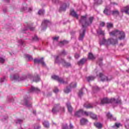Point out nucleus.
Masks as SVG:
<instances>
[{
    "mask_svg": "<svg viewBox=\"0 0 129 129\" xmlns=\"http://www.w3.org/2000/svg\"><path fill=\"white\" fill-rule=\"evenodd\" d=\"M44 14H45V10H39L38 11V15H44Z\"/></svg>",
    "mask_w": 129,
    "mask_h": 129,
    "instance_id": "42",
    "label": "nucleus"
},
{
    "mask_svg": "<svg viewBox=\"0 0 129 129\" xmlns=\"http://www.w3.org/2000/svg\"><path fill=\"white\" fill-rule=\"evenodd\" d=\"M18 43L20 46H25V41L22 39L18 40Z\"/></svg>",
    "mask_w": 129,
    "mask_h": 129,
    "instance_id": "38",
    "label": "nucleus"
},
{
    "mask_svg": "<svg viewBox=\"0 0 129 129\" xmlns=\"http://www.w3.org/2000/svg\"><path fill=\"white\" fill-rule=\"evenodd\" d=\"M88 58L89 59H94V56H93V54H92V53H89Z\"/></svg>",
    "mask_w": 129,
    "mask_h": 129,
    "instance_id": "44",
    "label": "nucleus"
},
{
    "mask_svg": "<svg viewBox=\"0 0 129 129\" xmlns=\"http://www.w3.org/2000/svg\"><path fill=\"white\" fill-rule=\"evenodd\" d=\"M5 62V59L3 57H0V63H3Z\"/></svg>",
    "mask_w": 129,
    "mask_h": 129,
    "instance_id": "53",
    "label": "nucleus"
},
{
    "mask_svg": "<svg viewBox=\"0 0 129 129\" xmlns=\"http://www.w3.org/2000/svg\"><path fill=\"white\" fill-rule=\"evenodd\" d=\"M87 16H82L81 19L80 20V24H82V28L80 31V36L79 37V41H83L84 36H85V32L86 31V27L87 26H90L92 24L94 18L93 17H91L89 19L87 20Z\"/></svg>",
    "mask_w": 129,
    "mask_h": 129,
    "instance_id": "1",
    "label": "nucleus"
},
{
    "mask_svg": "<svg viewBox=\"0 0 129 129\" xmlns=\"http://www.w3.org/2000/svg\"><path fill=\"white\" fill-rule=\"evenodd\" d=\"M97 64H98L99 66H102V58H99V60L97 61Z\"/></svg>",
    "mask_w": 129,
    "mask_h": 129,
    "instance_id": "41",
    "label": "nucleus"
},
{
    "mask_svg": "<svg viewBox=\"0 0 129 129\" xmlns=\"http://www.w3.org/2000/svg\"><path fill=\"white\" fill-rule=\"evenodd\" d=\"M29 92H37L39 93V92H40V89L34 86H31V88L29 89Z\"/></svg>",
    "mask_w": 129,
    "mask_h": 129,
    "instance_id": "14",
    "label": "nucleus"
},
{
    "mask_svg": "<svg viewBox=\"0 0 129 129\" xmlns=\"http://www.w3.org/2000/svg\"><path fill=\"white\" fill-rule=\"evenodd\" d=\"M33 114H35V115H36V110H33Z\"/></svg>",
    "mask_w": 129,
    "mask_h": 129,
    "instance_id": "64",
    "label": "nucleus"
},
{
    "mask_svg": "<svg viewBox=\"0 0 129 129\" xmlns=\"http://www.w3.org/2000/svg\"><path fill=\"white\" fill-rule=\"evenodd\" d=\"M32 41L34 42H39V41H40V38H39L36 35H35L32 38Z\"/></svg>",
    "mask_w": 129,
    "mask_h": 129,
    "instance_id": "29",
    "label": "nucleus"
},
{
    "mask_svg": "<svg viewBox=\"0 0 129 129\" xmlns=\"http://www.w3.org/2000/svg\"><path fill=\"white\" fill-rule=\"evenodd\" d=\"M69 7V4L63 3L61 5L59 11V12H65L66 9Z\"/></svg>",
    "mask_w": 129,
    "mask_h": 129,
    "instance_id": "11",
    "label": "nucleus"
},
{
    "mask_svg": "<svg viewBox=\"0 0 129 129\" xmlns=\"http://www.w3.org/2000/svg\"><path fill=\"white\" fill-rule=\"evenodd\" d=\"M23 120L22 119H18L15 120V122L17 124H21V123H23Z\"/></svg>",
    "mask_w": 129,
    "mask_h": 129,
    "instance_id": "34",
    "label": "nucleus"
},
{
    "mask_svg": "<svg viewBox=\"0 0 129 129\" xmlns=\"http://www.w3.org/2000/svg\"><path fill=\"white\" fill-rule=\"evenodd\" d=\"M7 80V78L6 77H4L0 79V82L2 83L3 82H5Z\"/></svg>",
    "mask_w": 129,
    "mask_h": 129,
    "instance_id": "45",
    "label": "nucleus"
},
{
    "mask_svg": "<svg viewBox=\"0 0 129 129\" xmlns=\"http://www.w3.org/2000/svg\"><path fill=\"white\" fill-rule=\"evenodd\" d=\"M68 42L66 40H64L63 41H61L59 43V46H60V47H62V46H64V45H65V44H67Z\"/></svg>",
    "mask_w": 129,
    "mask_h": 129,
    "instance_id": "39",
    "label": "nucleus"
},
{
    "mask_svg": "<svg viewBox=\"0 0 129 129\" xmlns=\"http://www.w3.org/2000/svg\"><path fill=\"white\" fill-rule=\"evenodd\" d=\"M104 14L106 15V16H109V15H110V10L105 9L104 11Z\"/></svg>",
    "mask_w": 129,
    "mask_h": 129,
    "instance_id": "31",
    "label": "nucleus"
},
{
    "mask_svg": "<svg viewBox=\"0 0 129 129\" xmlns=\"http://www.w3.org/2000/svg\"><path fill=\"white\" fill-rule=\"evenodd\" d=\"M71 15L73 17H74V18H76V19H78V17H79L78 14H77V13L75 12L74 10L72 9L71 10Z\"/></svg>",
    "mask_w": 129,
    "mask_h": 129,
    "instance_id": "17",
    "label": "nucleus"
},
{
    "mask_svg": "<svg viewBox=\"0 0 129 129\" xmlns=\"http://www.w3.org/2000/svg\"><path fill=\"white\" fill-rule=\"evenodd\" d=\"M50 25H51V22L49 20L43 21L41 25L42 30H46L48 26H50Z\"/></svg>",
    "mask_w": 129,
    "mask_h": 129,
    "instance_id": "10",
    "label": "nucleus"
},
{
    "mask_svg": "<svg viewBox=\"0 0 129 129\" xmlns=\"http://www.w3.org/2000/svg\"><path fill=\"white\" fill-rule=\"evenodd\" d=\"M67 55V53L66 51H65V50H62L58 56H55V59H56V57H58V60H61V59L62 58H60V57H61V56H65Z\"/></svg>",
    "mask_w": 129,
    "mask_h": 129,
    "instance_id": "18",
    "label": "nucleus"
},
{
    "mask_svg": "<svg viewBox=\"0 0 129 129\" xmlns=\"http://www.w3.org/2000/svg\"><path fill=\"white\" fill-rule=\"evenodd\" d=\"M76 86H77V83L75 82H73L70 85V87H71V88H75Z\"/></svg>",
    "mask_w": 129,
    "mask_h": 129,
    "instance_id": "33",
    "label": "nucleus"
},
{
    "mask_svg": "<svg viewBox=\"0 0 129 129\" xmlns=\"http://www.w3.org/2000/svg\"><path fill=\"white\" fill-rule=\"evenodd\" d=\"M25 57L26 59L28 60V61H32V60H33V56L30 54H25Z\"/></svg>",
    "mask_w": 129,
    "mask_h": 129,
    "instance_id": "23",
    "label": "nucleus"
},
{
    "mask_svg": "<svg viewBox=\"0 0 129 129\" xmlns=\"http://www.w3.org/2000/svg\"><path fill=\"white\" fill-rule=\"evenodd\" d=\"M95 79V77L94 76H89L87 77V80L88 82H90V81H93Z\"/></svg>",
    "mask_w": 129,
    "mask_h": 129,
    "instance_id": "24",
    "label": "nucleus"
},
{
    "mask_svg": "<svg viewBox=\"0 0 129 129\" xmlns=\"http://www.w3.org/2000/svg\"><path fill=\"white\" fill-rule=\"evenodd\" d=\"M52 3L54 4H57V3H58V0H52Z\"/></svg>",
    "mask_w": 129,
    "mask_h": 129,
    "instance_id": "62",
    "label": "nucleus"
},
{
    "mask_svg": "<svg viewBox=\"0 0 129 129\" xmlns=\"http://www.w3.org/2000/svg\"><path fill=\"white\" fill-rule=\"evenodd\" d=\"M59 39V37H54L53 38V41H58Z\"/></svg>",
    "mask_w": 129,
    "mask_h": 129,
    "instance_id": "57",
    "label": "nucleus"
},
{
    "mask_svg": "<svg viewBox=\"0 0 129 129\" xmlns=\"http://www.w3.org/2000/svg\"><path fill=\"white\" fill-rule=\"evenodd\" d=\"M60 107H59V106L55 105H54V107L52 108V112L53 113V114H56V113L59 111Z\"/></svg>",
    "mask_w": 129,
    "mask_h": 129,
    "instance_id": "15",
    "label": "nucleus"
},
{
    "mask_svg": "<svg viewBox=\"0 0 129 129\" xmlns=\"http://www.w3.org/2000/svg\"><path fill=\"white\" fill-rule=\"evenodd\" d=\"M20 11L21 12H24L25 11H27V7H24L23 8H21Z\"/></svg>",
    "mask_w": 129,
    "mask_h": 129,
    "instance_id": "55",
    "label": "nucleus"
},
{
    "mask_svg": "<svg viewBox=\"0 0 129 129\" xmlns=\"http://www.w3.org/2000/svg\"><path fill=\"white\" fill-rule=\"evenodd\" d=\"M107 116L110 120H115L116 118H113V116L110 113H108L107 114Z\"/></svg>",
    "mask_w": 129,
    "mask_h": 129,
    "instance_id": "22",
    "label": "nucleus"
},
{
    "mask_svg": "<svg viewBox=\"0 0 129 129\" xmlns=\"http://www.w3.org/2000/svg\"><path fill=\"white\" fill-rule=\"evenodd\" d=\"M62 129H70L68 127V125H67V124H64L62 125Z\"/></svg>",
    "mask_w": 129,
    "mask_h": 129,
    "instance_id": "48",
    "label": "nucleus"
},
{
    "mask_svg": "<svg viewBox=\"0 0 129 129\" xmlns=\"http://www.w3.org/2000/svg\"><path fill=\"white\" fill-rule=\"evenodd\" d=\"M113 27V24L111 23H107V29H111Z\"/></svg>",
    "mask_w": 129,
    "mask_h": 129,
    "instance_id": "37",
    "label": "nucleus"
},
{
    "mask_svg": "<svg viewBox=\"0 0 129 129\" xmlns=\"http://www.w3.org/2000/svg\"><path fill=\"white\" fill-rule=\"evenodd\" d=\"M87 121V119L85 118H82L80 120V123L82 125H83L84 124H85Z\"/></svg>",
    "mask_w": 129,
    "mask_h": 129,
    "instance_id": "28",
    "label": "nucleus"
},
{
    "mask_svg": "<svg viewBox=\"0 0 129 129\" xmlns=\"http://www.w3.org/2000/svg\"><path fill=\"white\" fill-rule=\"evenodd\" d=\"M90 116L93 119H97V116H96V115L93 113H90Z\"/></svg>",
    "mask_w": 129,
    "mask_h": 129,
    "instance_id": "27",
    "label": "nucleus"
},
{
    "mask_svg": "<svg viewBox=\"0 0 129 129\" xmlns=\"http://www.w3.org/2000/svg\"><path fill=\"white\" fill-rule=\"evenodd\" d=\"M125 127L126 128H128L129 127V119L127 120L126 122L125 123Z\"/></svg>",
    "mask_w": 129,
    "mask_h": 129,
    "instance_id": "46",
    "label": "nucleus"
},
{
    "mask_svg": "<svg viewBox=\"0 0 129 129\" xmlns=\"http://www.w3.org/2000/svg\"><path fill=\"white\" fill-rule=\"evenodd\" d=\"M55 62L58 63V64L61 63L64 67L68 68L69 67H71V63L70 62H67L64 60V59L61 58L60 60H59V56H56L55 57Z\"/></svg>",
    "mask_w": 129,
    "mask_h": 129,
    "instance_id": "5",
    "label": "nucleus"
},
{
    "mask_svg": "<svg viewBox=\"0 0 129 129\" xmlns=\"http://www.w3.org/2000/svg\"><path fill=\"white\" fill-rule=\"evenodd\" d=\"M34 129H40L41 127V126L39 125V124H35L34 125Z\"/></svg>",
    "mask_w": 129,
    "mask_h": 129,
    "instance_id": "43",
    "label": "nucleus"
},
{
    "mask_svg": "<svg viewBox=\"0 0 129 129\" xmlns=\"http://www.w3.org/2000/svg\"><path fill=\"white\" fill-rule=\"evenodd\" d=\"M27 30H30V31H34V30H35V27H32L31 26L28 25L27 28L24 30V31H27Z\"/></svg>",
    "mask_w": 129,
    "mask_h": 129,
    "instance_id": "40",
    "label": "nucleus"
},
{
    "mask_svg": "<svg viewBox=\"0 0 129 129\" xmlns=\"http://www.w3.org/2000/svg\"><path fill=\"white\" fill-rule=\"evenodd\" d=\"M95 2V3H96V4H99V3H98V1H99V0H94Z\"/></svg>",
    "mask_w": 129,
    "mask_h": 129,
    "instance_id": "63",
    "label": "nucleus"
},
{
    "mask_svg": "<svg viewBox=\"0 0 129 129\" xmlns=\"http://www.w3.org/2000/svg\"><path fill=\"white\" fill-rule=\"evenodd\" d=\"M95 72H96L97 76H99V77L101 78V81H110L111 80L108 79V78H107L106 76H104L103 74L99 73L98 74L97 70H95Z\"/></svg>",
    "mask_w": 129,
    "mask_h": 129,
    "instance_id": "7",
    "label": "nucleus"
},
{
    "mask_svg": "<svg viewBox=\"0 0 129 129\" xmlns=\"http://www.w3.org/2000/svg\"><path fill=\"white\" fill-rule=\"evenodd\" d=\"M110 36H116L118 37L119 40H123L125 38V33L122 31L115 30L109 33Z\"/></svg>",
    "mask_w": 129,
    "mask_h": 129,
    "instance_id": "2",
    "label": "nucleus"
},
{
    "mask_svg": "<svg viewBox=\"0 0 129 129\" xmlns=\"http://www.w3.org/2000/svg\"><path fill=\"white\" fill-rule=\"evenodd\" d=\"M84 107H85L86 108H92V107H93V105H92L91 104H85L84 105Z\"/></svg>",
    "mask_w": 129,
    "mask_h": 129,
    "instance_id": "32",
    "label": "nucleus"
},
{
    "mask_svg": "<svg viewBox=\"0 0 129 129\" xmlns=\"http://www.w3.org/2000/svg\"><path fill=\"white\" fill-rule=\"evenodd\" d=\"M111 44L112 45H115L117 44V39H113L110 38L107 40L105 39V38H103L102 41H100V45H110Z\"/></svg>",
    "mask_w": 129,
    "mask_h": 129,
    "instance_id": "4",
    "label": "nucleus"
},
{
    "mask_svg": "<svg viewBox=\"0 0 129 129\" xmlns=\"http://www.w3.org/2000/svg\"><path fill=\"white\" fill-rule=\"evenodd\" d=\"M66 105L68 107V109L69 112H72V110H73V108L71 106V104L70 102H68L67 103Z\"/></svg>",
    "mask_w": 129,
    "mask_h": 129,
    "instance_id": "20",
    "label": "nucleus"
},
{
    "mask_svg": "<svg viewBox=\"0 0 129 129\" xmlns=\"http://www.w3.org/2000/svg\"><path fill=\"white\" fill-rule=\"evenodd\" d=\"M93 90H99V88L98 86H95L93 87Z\"/></svg>",
    "mask_w": 129,
    "mask_h": 129,
    "instance_id": "51",
    "label": "nucleus"
},
{
    "mask_svg": "<svg viewBox=\"0 0 129 129\" xmlns=\"http://www.w3.org/2000/svg\"><path fill=\"white\" fill-rule=\"evenodd\" d=\"M80 55L79 54H78V53H76L75 54V57L76 58V59H78V58H79Z\"/></svg>",
    "mask_w": 129,
    "mask_h": 129,
    "instance_id": "56",
    "label": "nucleus"
},
{
    "mask_svg": "<svg viewBox=\"0 0 129 129\" xmlns=\"http://www.w3.org/2000/svg\"><path fill=\"white\" fill-rule=\"evenodd\" d=\"M97 34L99 35H101L102 36H104L105 35V33H104V31H103L101 29H100L97 31Z\"/></svg>",
    "mask_w": 129,
    "mask_h": 129,
    "instance_id": "30",
    "label": "nucleus"
},
{
    "mask_svg": "<svg viewBox=\"0 0 129 129\" xmlns=\"http://www.w3.org/2000/svg\"><path fill=\"white\" fill-rule=\"evenodd\" d=\"M94 125L97 128H101L102 127V124L100 123H95Z\"/></svg>",
    "mask_w": 129,
    "mask_h": 129,
    "instance_id": "35",
    "label": "nucleus"
},
{
    "mask_svg": "<svg viewBox=\"0 0 129 129\" xmlns=\"http://www.w3.org/2000/svg\"><path fill=\"white\" fill-rule=\"evenodd\" d=\"M87 61V59L86 58H82L78 62V64L79 66H81V65H83L85 62Z\"/></svg>",
    "mask_w": 129,
    "mask_h": 129,
    "instance_id": "19",
    "label": "nucleus"
},
{
    "mask_svg": "<svg viewBox=\"0 0 129 129\" xmlns=\"http://www.w3.org/2000/svg\"><path fill=\"white\" fill-rule=\"evenodd\" d=\"M7 100H8V101H9V102H11V101L13 100V99H12V98L11 97H8Z\"/></svg>",
    "mask_w": 129,
    "mask_h": 129,
    "instance_id": "54",
    "label": "nucleus"
},
{
    "mask_svg": "<svg viewBox=\"0 0 129 129\" xmlns=\"http://www.w3.org/2000/svg\"><path fill=\"white\" fill-rule=\"evenodd\" d=\"M32 10H33V8H29L28 9V12L29 13H31V12H32Z\"/></svg>",
    "mask_w": 129,
    "mask_h": 129,
    "instance_id": "60",
    "label": "nucleus"
},
{
    "mask_svg": "<svg viewBox=\"0 0 129 129\" xmlns=\"http://www.w3.org/2000/svg\"><path fill=\"white\" fill-rule=\"evenodd\" d=\"M108 103H116V104L121 103V101L118 99L112 98L108 99L107 98H104L101 100V104H107Z\"/></svg>",
    "mask_w": 129,
    "mask_h": 129,
    "instance_id": "3",
    "label": "nucleus"
},
{
    "mask_svg": "<svg viewBox=\"0 0 129 129\" xmlns=\"http://www.w3.org/2000/svg\"><path fill=\"white\" fill-rule=\"evenodd\" d=\"M33 80L34 82H38L40 80H41V79H40V77L39 75H36V76H34Z\"/></svg>",
    "mask_w": 129,
    "mask_h": 129,
    "instance_id": "21",
    "label": "nucleus"
},
{
    "mask_svg": "<svg viewBox=\"0 0 129 129\" xmlns=\"http://www.w3.org/2000/svg\"><path fill=\"white\" fill-rule=\"evenodd\" d=\"M51 78L54 79V80H56V81H58V82H59V83H61L62 84H67V82L64 81L63 78H60L58 77V76H51Z\"/></svg>",
    "mask_w": 129,
    "mask_h": 129,
    "instance_id": "9",
    "label": "nucleus"
},
{
    "mask_svg": "<svg viewBox=\"0 0 129 129\" xmlns=\"http://www.w3.org/2000/svg\"><path fill=\"white\" fill-rule=\"evenodd\" d=\"M53 92H54V93H58V92H59V89H58V88L55 87L53 90Z\"/></svg>",
    "mask_w": 129,
    "mask_h": 129,
    "instance_id": "49",
    "label": "nucleus"
},
{
    "mask_svg": "<svg viewBox=\"0 0 129 129\" xmlns=\"http://www.w3.org/2000/svg\"><path fill=\"white\" fill-rule=\"evenodd\" d=\"M6 119H8V116H4L3 120H6Z\"/></svg>",
    "mask_w": 129,
    "mask_h": 129,
    "instance_id": "61",
    "label": "nucleus"
},
{
    "mask_svg": "<svg viewBox=\"0 0 129 129\" xmlns=\"http://www.w3.org/2000/svg\"><path fill=\"white\" fill-rule=\"evenodd\" d=\"M11 79H13V80H17V81H23V80H25V79H27V76L24 75L22 77L19 76L18 74L14 75L13 76H11Z\"/></svg>",
    "mask_w": 129,
    "mask_h": 129,
    "instance_id": "6",
    "label": "nucleus"
},
{
    "mask_svg": "<svg viewBox=\"0 0 129 129\" xmlns=\"http://www.w3.org/2000/svg\"><path fill=\"white\" fill-rule=\"evenodd\" d=\"M90 113H91V112H88L85 111V112H84V115H85L86 116H88V115H90Z\"/></svg>",
    "mask_w": 129,
    "mask_h": 129,
    "instance_id": "50",
    "label": "nucleus"
},
{
    "mask_svg": "<svg viewBox=\"0 0 129 129\" xmlns=\"http://www.w3.org/2000/svg\"><path fill=\"white\" fill-rule=\"evenodd\" d=\"M69 92H71V89L67 87L66 89H64V93L67 94L69 93Z\"/></svg>",
    "mask_w": 129,
    "mask_h": 129,
    "instance_id": "36",
    "label": "nucleus"
},
{
    "mask_svg": "<svg viewBox=\"0 0 129 129\" xmlns=\"http://www.w3.org/2000/svg\"><path fill=\"white\" fill-rule=\"evenodd\" d=\"M84 90H86V89L85 88H82L80 90L78 94L79 97H81L83 96V91H84Z\"/></svg>",
    "mask_w": 129,
    "mask_h": 129,
    "instance_id": "25",
    "label": "nucleus"
},
{
    "mask_svg": "<svg viewBox=\"0 0 129 129\" xmlns=\"http://www.w3.org/2000/svg\"><path fill=\"white\" fill-rule=\"evenodd\" d=\"M105 25V23L104 22H101L100 23V27H103Z\"/></svg>",
    "mask_w": 129,
    "mask_h": 129,
    "instance_id": "59",
    "label": "nucleus"
},
{
    "mask_svg": "<svg viewBox=\"0 0 129 129\" xmlns=\"http://www.w3.org/2000/svg\"><path fill=\"white\" fill-rule=\"evenodd\" d=\"M70 129H73L74 128V126L72 123L70 124V127H69Z\"/></svg>",
    "mask_w": 129,
    "mask_h": 129,
    "instance_id": "58",
    "label": "nucleus"
},
{
    "mask_svg": "<svg viewBox=\"0 0 129 129\" xmlns=\"http://www.w3.org/2000/svg\"><path fill=\"white\" fill-rule=\"evenodd\" d=\"M43 124L44 127H46V128H48V127L50 126V124H49V122H48L47 121H44L43 122Z\"/></svg>",
    "mask_w": 129,
    "mask_h": 129,
    "instance_id": "26",
    "label": "nucleus"
},
{
    "mask_svg": "<svg viewBox=\"0 0 129 129\" xmlns=\"http://www.w3.org/2000/svg\"><path fill=\"white\" fill-rule=\"evenodd\" d=\"M121 13H125L126 15H128L129 16V5L123 7L121 9Z\"/></svg>",
    "mask_w": 129,
    "mask_h": 129,
    "instance_id": "12",
    "label": "nucleus"
},
{
    "mask_svg": "<svg viewBox=\"0 0 129 129\" xmlns=\"http://www.w3.org/2000/svg\"><path fill=\"white\" fill-rule=\"evenodd\" d=\"M120 123H115V126H113L112 127H113V128H114V127H115V126H116L117 128H118V127H119V126H120Z\"/></svg>",
    "mask_w": 129,
    "mask_h": 129,
    "instance_id": "52",
    "label": "nucleus"
},
{
    "mask_svg": "<svg viewBox=\"0 0 129 129\" xmlns=\"http://www.w3.org/2000/svg\"><path fill=\"white\" fill-rule=\"evenodd\" d=\"M35 64H41L43 67H46V63L44 61V57L41 58H35L33 59Z\"/></svg>",
    "mask_w": 129,
    "mask_h": 129,
    "instance_id": "8",
    "label": "nucleus"
},
{
    "mask_svg": "<svg viewBox=\"0 0 129 129\" xmlns=\"http://www.w3.org/2000/svg\"><path fill=\"white\" fill-rule=\"evenodd\" d=\"M113 15H119V12L117 10H114L112 11Z\"/></svg>",
    "mask_w": 129,
    "mask_h": 129,
    "instance_id": "47",
    "label": "nucleus"
},
{
    "mask_svg": "<svg viewBox=\"0 0 129 129\" xmlns=\"http://www.w3.org/2000/svg\"><path fill=\"white\" fill-rule=\"evenodd\" d=\"M75 115L76 116H78V117H80V116H82V115H84V111L83 110L81 109L75 112Z\"/></svg>",
    "mask_w": 129,
    "mask_h": 129,
    "instance_id": "13",
    "label": "nucleus"
},
{
    "mask_svg": "<svg viewBox=\"0 0 129 129\" xmlns=\"http://www.w3.org/2000/svg\"><path fill=\"white\" fill-rule=\"evenodd\" d=\"M24 104L27 106V107H32V103L29 101V99H24Z\"/></svg>",
    "mask_w": 129,
    "mask_h": 129,
    "instance_id": "16",
    "label": "nucleus"
}]
</instances>
